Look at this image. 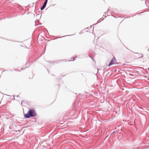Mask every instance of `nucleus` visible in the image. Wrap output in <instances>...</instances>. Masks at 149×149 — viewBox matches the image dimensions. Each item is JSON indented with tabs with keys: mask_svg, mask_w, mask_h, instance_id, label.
<instances>
[{
	"mask_svg": "<svg viewBox=\"0 0 149 149\" xmlns=\"http://www.w3.org/2000/svg\"><path fill=\"white\" fill-rule=\"evenodd\" d=\"M47 1H48V0H46L45 1L44 4H45V5H46V4H47Z\"/></svg>",
	"mask_w": 149,
	"mask_h": 149,
	"instance_id": "3",
	"label": "nucleus"
},
{
	"mask_svg": "<svg viewBox=\"0 0 149 149\" xmlns=\"http://www.w3.org/2000/svg\"><path fill=\"white\" fill-rule=\"evenodd\" d=\"M116 61L115 58L114 57H113L111 60L109 64V66H110L113 64H115Z\"/></svg>",
	"mask_w": 149,
	"mask_h": 149,
	"instance_id": "2",
	"label": "nucleus"
},
{
	"mask_svg": "<svg viewBox=\"0 0 149 149\" xmlns=\"http://www.w3.org/2000/svg\"><path fill=\"white\" fill-rule=\"evenodd\" d=\"M45 8V7L42 6L40 10H43Z\"/></svg>",
	"mask_w": 149,
	"mask_h": 149,
	"instance_id": "4",
	"label": "nucleus"
},
{
	"mask_svg": "<svg viewBox=\"0 0 149 149\" xmlns=\"http://www.w3.org/2000/svg\"><path fill=\"white\" fill-rule=\"evenodd\" d=\"M36 114L34 109H30L28 112L24 114V117L26 118H28L30 117H33L36 116Z\"/></svg>",
	"mask_w": 149,
	"mask_h": 149,
	"instance_id": "1",
	"label": "nucleus"
},
{
	"mask_svg": "<svg viewBox=\"0 0 149 149\" xmlns=\"http://www.w3.org/2000/svg\"><path fill=\"white\" fill-rule=\"evenodd\" d=\"M46 5H45V4H43V6H44V7H45V8L46 6Z\"/></svg>",
	"mask_w": 149,
	"mask_h": 149,
	"instance_id": "5",
	"label": "nucleus"
}]
</instances>
